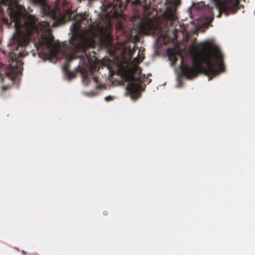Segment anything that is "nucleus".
<instances>
[{
  "label": "nucleus",
  "mask_w": 255,
  "mask_h": 255,
  "mask_svg": "<svg viewBox=\"0 0 255 255\" xmlns=\"http://www.w3.org/2000/svg\"><path fill=\"white\" fill-rule=\"evenodd\" d=\"M3 90H6L7 89V87L6 86H3L2 87Z\"/></svg>",
  "instance_id": "8"
},
{
  "label": "nucleus",
  "mask_w": 255,
  "mask_h": 255,
  "mask_svg": "<svg viewBox=\"0 0 255 255\" xmlns=\"http://www.w3.org/2000/svg\"><path fill=\"white\" fill-rule=\"evenodd\" d=\"M104 214L105 215H106V212H104Z\"/></svg>",
  "instance_id": "9"
},
{
  "label": "nucleus",
  "mask_w": 255,
  "mask_h": 255,
  "mask_svg": "<svg viewBox=\"0 0 255 255\" xmlns=\"http://www.w3.org/2000/svg\"><path fill=\"white\" fill-rule=\"evenodd\" d=\"M104 99L107 101V102H109L110 101H112L113 100V97L111 96H106L105 97Z\"/></svg>",
  "instance_id": "6"
},
{
  "label": "nucleus",
  "mask_w": 255,
  "mask_h": 255,
  "mask_svg": "<svg viewBox=\"0 0 255 255\" xmlns=\"http://www.w3.org/2000/svg\"><path fill=\"white\" fill-rule=\"evenodd\" d=\"M173 2L175 6H177L180 4V1L178 0H173Z\"/></svg>",
  "instance_id": "7"
},
{
  "label": "nucleus",
  "mask_w": 255,
  "mask_h": 255,
  "mask_svg": "<svg viewBox=\"0 0 255 255\" xmlns=\"http://www.w3.org/2000/svg\"><path fill=\"white\" fill-rule=\"evenodd\" d=\"M145 78L131 76V80L126 87V90L132 101H135L140 97L139 91L143 90L141 84L145 81Z\"/></svg>",
  "instance_id": "2"
},
{
  "label": "nucleus",
  "mask_w": 255,
  "mask_h": 255,
  "mask_svg": "<svg viewBox=\"0 0 255 255\" xmlns=\"http://www.w3.org/2000/svg\"><path fill=\"white\" fill-rule=\"evenodd\" d=\"M24 251H22V253H24Z\"/></svg>",
  "instance_id": "11"
},
{
  "label": "nucleus",
  "mask_w": 255,
  "mask_h": 255,
  "mask_svg": "<svg viewBox=\"0 0 255 255\" xmlns=\"http://www.w3.org/2000/svg\"><path fill=\"white\" fill-rule=\"evenodd\" d=\"M211 6L201 1L192 3L187 10L193 20L191 27L182 23L180 28L174 29L172 33L175 39L180 32L183 43L177 49L169 48L167 55L170 65L174 66L180 59L179 71L177 75H197L198 70L203 69L206 75H219L225 71L223 55L219 47L208 41L195 42L196 38L191 35L198 28L208 25L213 20L215 10L218 12L217 17L224 12L227 16L234 13L239 8V0H211Z\"/></svg>",
  "instance_id": "1"
},
{
  "label": "nucleus",
  "mask_w": 255,
  "mask_h": 255,
  "mask_svg": "<svg viewBox=\"0 0 255 255\" xmlns=\"http://www.w3.org/2000/svg\"><path fill=\"white\" fill-rule=\"evenodd\" d=\"M159 35L155 38L154 42L157 45H163L165 44L166 42V36L165 34L162 33L161 30L159 31Z\"/></svg>",
  "instance_id": "3"
},
{
  "label": "nucleus",
  "mask_w": 255,
  "mask_h": 255,
  "mask_svg": "<svg viewBox=\"0 0 255 255\" xmlns=\"http://www.w3.org/2000/svg\"><path fill=\"white\" fill-rule=\"evenodd\" d=\"M32 55H33V56H34L35 55V53H33Z\"/></svg>",
  "instance_id": "10"
},
{
  "label": "nucleus",
  "mask_w": 255,
  "mask_h": 255,
  "mask_svg": "<svg viewBox=\"0 0 255 255\" xmlns=\"http://www.w3.org/2000/svg\"><path fill=\"white\" fill-rule=\"evenodd\" d=\"M254 12H255V11H254Z\"/></svg>",
  "instance_id": "12"
},
{
  "label": "nucleus",
  "mask_w": 255,
  "mask_h": 255,
  "mask_svg": "<svg viewBox=\"0 0 255 255\" xmlns=\"http://www.w3.org/2000/svg\"><path fill=\"white\" fill-rule=\"evenodd\" d=\"M82 94L88 97H93L96 96L97 93L95 91H91L90 92H83Z\"/></svg>",
  "instance_id": "5"
},
{
  "label": "nucleus",
  "mask_w": 255,
  "mask_h": 255,
  "mask_svg": "<svg viewBox=\"0 0 255 255\" xmlns=\"http://www.w3.org/2000/svg\"><path fill=\"white\" fill-rule=\"evenodd\" d=\"M63 71L64 78L68 81L71 80L75 76V73L69 71L66 65L63 67Z\"/></svg>",
  "instance_id": "4"
}]
</instances>
